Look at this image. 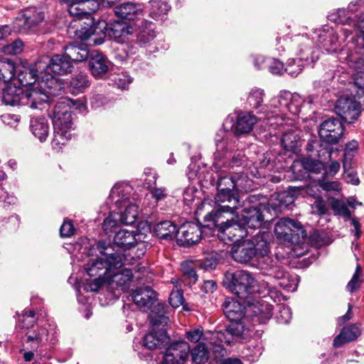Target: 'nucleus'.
<instances>
[{
    "label": "nucleus",
    "mask_w": 364,
    "mask_h": 364,
    "mask_svg": "<svg viewBox=\"0 0 364 364\" xmlns=\"http://www.w3.org/2000/svg\"><path fill=\"white\" fill-rule=\"evenodd\" d=\"M343 218L346 223H348L350 225H353L354 230H351L352 233L356 239H359L361 235V226L358 219L352 216L351 211L343 203Z\"/></svg>",
    "instance_id": "nucleus-49"
},
{
    "label": "nucleus",
    "mask_w": 364,
    "mask_h": 364,
    "mask_svg": "<svg viewBox=\"0 0 364 364\" xmlns=\"http://www.w3.org/2000/svg\"><path fill=\"white\" fill-rule=\"evenodd\" d=\"M336 127H341L340 119H329L324 121L320 126L319 135L321 137L332 136L331 133L334 132Z\"/></svg>",
    "instance_id": "nucleus-50"
},
{
    "label": "nucleus",
    "mask_w": 364,
    "mask_h": 364,
    "mask_svg": "<svg viewBox=\"0 0 364 364\" xmlns=\"http://www.w3.org/2000/svg\"><path fill=\"white\" fill-rule=\"evenodd\" d=\"M224 286L237 297L244 301L250 300L257 294H259L257 281L247 272L237 270L234 272H227L223 279Z\"/></svg>",
    "instance_id": "nucleus-7"
},
{
    "label": "nucleus",
    "mask_w": 364,
    "mask_h": 364,
    "mask_svg": "<svg viewBox=\"0 0 364 364\" xmlns=\"http://www.w3.org/2000/svg\"><path fill=\"white\" fill-rule=\"evenodd\" d=\"M157 312L152 311L150 315L152 331L144 338V346L149 349L161 348L169 341L164 327L169 319L164 314V306L158 304L156 306Z\"/></svg>",
    "instance_id": "nucleus-8"
},
{
    "label": "nucleus",
    "mask_w": 364,
    "mask_h": 364,
    "mask_svg": "<svg viewBox=\"0 0 364 364\" xmlns=\"http://www.w3.org/2000/svg\"><path fill=\"white\" fill-rule=\"evenodd\" d=\"M361 276V268L360 265H358L351 279L347 284L346 288L348 291L353 293L360 288L362 283Z\"/></svg>",
    "instance_id": "nucleus-56"
},
{
    "label": "nucleus",
    "mask_w": 364,
    "mask_h": 364,
    "mask_svg": "<svg viewBox=\"0 0 364 364\" xmlns=\"http://www.w3.org/2000/svg\"><path fill=\"white\" fill-rule=\"evenodd\" d=\"M114 10L117 16L127 20H134L143 14L142 6L132 2L122 3L115 6Z\"/></svg>",
    "instance_id": "nucleus-28"
},
{
    "label": "nucleus",
    "mask_w": 364,
    "mask_h": 364,
    "mask_svg": "<svg viewBox=\"0 0 364 364\" xmlns=\"http://www.w3.org/2000/svg\"><path fill=\"white\" fill-rule=\"evenodd\" d=\"M272 236L269 232H259L255 235L251 240H249L253 245V251L255 255L258 260L259 267L262 266L266 259V257H270L269 253V242Z\"/></svg>",
    "instance_id": "nucleus-20"
},
{
    "label": "nucleus",
    "mask_w": 364,
    "mask_h": 364,
    "mask_svg": "<svg viewBox=\"0 0 364 364\" xmlns=\"http://www.w3.org/2000/svg\"><path fill=\"white\" fill-rule=\"evenodd\" d=\"M358 150V143L356 140H352L345 145L343 157L346 164L351 161Z\"/></svg>",
    "instance_id": "nucleus-58"
},
{
    "label": "nucleus",
    "mask_w": 364,
    "mask_h": 364,
    "mask_svg": "<svg viewBox=\"0 0 364 364\" xmlns=\"http://www.w3.org/2000/svg\"><path fill=\"white\" fill-rule=\"evenodd\" d=\"M177 230L176 226L168 220L159 223L154 226V232L156 236L166 240L176 238Z\"/></svg>",
    "instance_id": "nucleus-40"
},
{
    "label": "nucleus",
    "mask_w": 364,
    "mask_h": 364,
    "mask_svg": "<svg viewBox=\"0 0 364 364\" xmlns=\"http://www.w3.org/2000/svg\"><path fill=\"white\" fill-rule=\"evenodd\" d=\"M264 95L265 93L263 90L255 87L249 93L247 103L250 107L257 109L261 107Z\"/></svg>",
    "instance_id": "nucleus-51"
},
{
    "label": "nucleus",
    "mask_w": 364,
    "mask_h": 364,
    "mask_svg": "<svg viewBox=\"0 0 364 364\" xmlns=\"http://www.w3.org/2000/svg\"><path fill=\"white\" fill-rule=\"evenodd\" d=\"M299 166H301L307 171L314 173H319L325 168L324 164L322 162L309 158L294 161L292 165L293 171H294Z\"/></svg>",
    "instance_id": "nucleus-45"
},
{
    "label": "nucleus",
    "mask_w": 364,
    "mask_h": 364,
    "mask_svg": "<svg viewBox=\"0 0 364 364\" xmlns=\"http://www.w3.org/2000/svg\"><path fill=\"white\" fill-rule=\"evenodd\" d=\"M361 328L357 323L343 326V344L355 341L361 335Z\"/></svg>",
    "instance_id": "nucleus-48"
},
{
    "label": "nucleus",
    "mask_w": 364,
    "mask_h": 364,
    "mask_svg": "<svg viewBox=\"0 0 364 364\" xmlns=\"http://www.w3.org/2000/svg\"><path fill=\"white\" fill-rule=\"evenodd\" d=\"M200 266H201V264L195 263L192 261L183 262L181 264L183 280L189 285L195 284L198 280L196 268Z\"/></svg>",
    "instance_id": "nucleus-42"
},
{
    "label": "nucleus",
    "mask_w": 364,
    "mask_h": 364,
    "mask_svg": "<svg viewBox=\"0 0 364 364\" xmlns=\"http://www.w3.org/2000/svg\"><path fill=\"white\" fill-rule=\"evenodd\" d=\"M16 73L18 80L23 86L31 87L41 80L42 76H45L44 79L46 78L45 70L38 68L37 61L33 65L26 63L21 67L18 66Z\"/></svg>",
    "instance_id": "nucleus-17"
},
{
    "label": "nucleus",
    "mask_w": 364,
    "mask_h": 364,
    "mask_svg": "<svg viewBox=\"0 0 364 364\" xmlns=\"http://www.w3.org/2000/svg\"><path fill=\"white\" fill-rule=\"evenodd\" d=\"M45 18L44 14L36 7L24 9L16 18V25L23 31H28L42 23Z\"/></svg>",
    "instance_id": "nucleus-19"
},
{
    "label": "nucleus",
    "mask_w": 364,
    "mask_h": 364,
    "mask_svg": "<svg viewBox=\"0 0 364 364\" xmlns=\"http://www.w3.org/2000/svg\"><path fill=\"white\" fill-rule=\"evenodd\" d=\"M266 67L270 73L274 75H280L284 70L283 63L276 59H267Z\"/></svg>",
    "instance_id": "nucleus-62"
},
{
    "label": "nucleus",
    "mask_w": 364,
    "mask_h": 364,
    "mask_svg": "<svg viewBox=\"0 0 364 364\" xmlns=\"http://www.w3.org/2000/svg\"><path fill=\"white\" fill-rule=\"evenodd\" d=\"M298 142V136L293 132H286L282 139V144L283 147L288 151H294Z\"/></svg>",
    "instance_id": "nucleus-55"
},
{
    "label": "nucleus",
    "mask_w": 364,
    "mask_h": 364,
    "mask_svg": "<svg viewBox=\"0 0 364 364\" xmlns=\"http://www.w3.org/2000/svg\"><path fill=\"white\" fill-rule=\"evenodd\" d=\"M140 271L141 268L135 269L134 274L130 269L112 267L111 272L106 277L107 290L112 292L114 296L119 297L122 292L129 289L133 278L139 279L135 274Z\"/></svg>",
    "instance_id": "nucleus-11"
},
{
    "label": "nucleus",
    "mask_w": 364,
    "mask_h": 364,
    "mask_svg": "<svg viewBox=\"0 0 364 364\" xmlns=\"http://www.w3.org/2000/svg\"><path fill=\"white\" fill-rule=\"evenodd\" d=\"M212 346L200 342L191 351L192 360L196 364H204L209 358V349Z\"/></svg>",
    "instance_id": "nucleus-46"
},
{
    "label": "nucleus",
    "mask_w": 364,
    "mask_h": 364,
    "mask_svg": "<svg viewBox=\"0 0 364 364\" xmlns=\"http://www.w3.org/2000/svg\"><path fill=\"white\" fill-rule=\"evenodd\" d=\"M238 181H235L232 176H225L218 179V193L215 198V207L205 215L207 220L218 221V215L222 213L233 214L235 210L240 206V201L233 191L239 186Z\"/></svg>",
    "instance_id": "nucleus-2"
},
{
    "label": "nucleus",
    "mask_w": 364,
    "mask_h": 364,
    "mask_svg": "<svg viewBox=\"0 0 364 364\" xmlns=\"http://www.w3.org/2000/svg\"><path fill=\"white\" fill-rule=\"evenodd\" d=\"M263 206L246 208L242 210L240 219L244 227L247 225L250 228H258L262 225L264 215L262 212Z\"/></svg>",
    "instance_id": "nucleus-24"
},
{
    "label": "nucleus",
    "mask_w": 364,
    "mask_h": 364,
    "mask_svg": "<svg viewBox=\"0 0 364 364\" xmlns=\"http://www.w3.org/2000/svg\"><path fill=\"white\" fill-rule=\"evenodd\" d=\"M65 55L72 64L73 62H82L88 58V50L84 46L70 44L65 48Z\"/></svg>",
    "instance_id": "nucleus-38"
},
{
    "label": "nucleus",
    "mask_w": 364,
    "mask_h": 364,
    "mask_svg": "<svg viewBox=\"0 0 364 364\" xmlns=\"http://www.w3.org/2000/svg\"><path fill=\"white\" fill-rule=\"evenodd\" d=\"M137 41L141 45L151 41L156 37L154 25L151 21L143 20L139 25Z\"/></svg>",
    "instance_id": "nucleus-39"
},
{
    "label": "nucleus",
    "mask_w": 364,
    "mask_h": 364,
    "mask_svg": "<svg viewBox=\"0 0 364 364\" xmlns=\"http://www.w3.org/2000/svg\"><path fill=\"white\" fill-rule=\"evenodd\" d=\"M23 42L21 39H16L11 43L1 46L0 52L6 55H18L23 51Z\"/></svg>",
    "instance_id": "nucleus-53"
},
{
    "label": "nucleus",
    "mask_w": 364,
    "mask_h": 364,
    "mask_svg": "<svg viewBox=\"0 0 364 364\" xmlns=\"http://www.w3.org/2000/svg\"><path fill=\"white\" fill-rule=\"evenodd\" d=\"M230 254L235 261L242 264L247 263L256 257L253 251L252 242H250L249 240L234 244L231 247Z\"/></svg>",
    "instance_id": "nucleus-22"
},
{
    "label": "nucleus",
    "mask_w": 364,
    "mask_h": 364,
    "mask_svg": "<svg viewBox=\"0 0 364 364\" xmlns=\"http://www.w3.org/2000/svg\"><path fill=\"white\" fill-rule=\"evenodd\" d=\"M265 259L259 267L264 274L273 277L279 281L289 274L278 264V260H274L272 257H266Z\"/></svg>",
    "instance_id": "nucleus-32"
},
{
    "label": "nucleus",
    "mask_w": 364,
    "mask_h": 364,
    "mask_svg": "<svg viewBox=\"0 0 364 364\" xmlns=\"http://www.w3.org/2000/svg\"><path fill=\"white\" fill-rule=\"evenodd\" d=\"M312 53L311 57H309V55H306V57L299 56L296 58L289 59L284 69L285 72L292 77L297 76L301 73L306 65L310 63H314L317 60L316 53L314 52Z\"/></svg>",
    "instance_id": "nucleus-27"
},
{
    "label": "nucleus",
    "mask_w": 364,
    "mask_h": 364,
    "mask_svg": "<svg viewBox=\"0 0 364 364\" xmlns=\"http://www.w3.org/2000/svg\"><path fill=\"white\" fill-rule=\"evenodd\" d=\"M18 66L9 58L0 60V81L9 82L16 75Z\"/></svg>",
    "instance_id": "nucleus-43"
},
{
    "label": "nucleus",
    "mask_w": 364,
    "mask_h": 364,
    "mask_svg": "<svg viewBox=\"0 0 364 364\" xmlns=\"http://www.w3.org/2000/svg\"><path fill=\"white\" fill-rule=\"evenodd\" d=\"M225 316L231 322L240 321L245 314L247 313V306H244L240 301L228 299L223 304Z\"/></svg>",
    "instance_id": "nucleus-26"
},
{
    "label": "nucleus",
    "mask_w": 364,
    "mask_h": 364,
    "mask_svg": "<svg viewBox=\"0 0 364 364\" xmlns=\"http://www.w3.org/2000/svg\"><path fill=\"white\" fill-rule=\"evenodd\" d=\"M68 102V105L70 107V110L74 108L80 112H84L87 109L85 101L83 99L71 100L70 98H65L59 102Z\"/></svg>",
    "instance_id": "nucleus-61"
},
{
    "label": "nucleus",
    "mask_w": 364,
    "mask_h": 364,
    "mask_svg": "<svg viewBox=\"0 0 364 364\" xmlns=\"http://www.w3.org/2000/svg\"><path fill=\"white\" fill-rule=\"evenodd\" d=\"M283 44L278 48L279 51L287 50L299 57H311L314 52L317 56V60L319 58L318 48L307 35H295L291 38H285L283 39Z\"/></svg>",
    "instance_id": "nucleus-12"
},
{
    "label": "nucleus",
    "mask_w": 364,
    "mask_h": 364,
    "mask_svg": "<svg viewBox=\"0 0 364 364\" xmlns=\"http://www.w3.org/2000/svg\"><path fill=\"white\" fill-rule=\"evenodd\" d=\"M361 38L363 41L361 56L346 59L355 71L353 81L345 83L343 90V122L348 124L356 120L364 109V31H362Z\"/></svg>",
    "instance_id": "nucleus-1"
},
{
    "label": "nucleus",
    "mask_w": 364,
    "mask_h": 364,
    "mask_svg": "<svg viewBox=\"0 0 364 364\" xmlns=\"http://www.w3.org/2000/svg\"><path fill=\"white\" fill-rule=\"evenodd\" d=\"M277 309V313L276 314L277 322L282 324L289 323L291 318L290 308L285 305H279Z\"/></svg>",
    "instance_id": "nucleus-57"
},
{
    "label": "nucleus",
    "mask_w": 364,
    "mask_h": 364,
    "mask_svg": "<svg viewBox=\"0 0 364 364\" xmlns=\"http://www.w3.org/2000/svg\"><path fill=\"white\" fill-rule=\"evenodd\" d=\"M274 233L279 240L292 244L302 242L306 236L300 223L287 218H280L276 223Z\"/></svg>",
    "instance_id": "nucleus-10"
},
{
    "label": "nucleus",
    "mask_w": 364,
    "mask_h": 364,
    "mask_svg": "<svg viewBox=\"0 0 364 364\" xmlns=\"http://www.w3.org/2000/svg\"><path fill=\"white\" fill-rule=\"evenodd\" d=\"M210 331H208L209 333ZM208 333V332L203 333V331L200 328H196L189 331L186 332L187 338L193 343H196L199 341L200 339L203 340L202 342H205V343H208L209 346H212L210 343V341H207L204 339L205 335Z\"/></svg>",
    "instance_id": "nucleus-60"
},
{
    "label": "nucleus",
    "mask_w": 364,
    "mask_h": 364,
    "mask_svg": "<svg viewBox=\"0 0 364 364\" xmlns=\"http://www.w3.org/2000/svg\"><path fill=\"white\" fill-rule=\"evenodd\" d=\"M202 230L199 225L186 223L177 230L176 240L179 245L189 246L198 242L201 239Z\"/></svg>",
    "instance_id": "nucleus-16"
},
{
    "label": "nucleus",
    "mask_w": 364,
    "mask_h": 364,
    "mask_svg": "<svg viewBox=\"0 0 364 364\" xmlns=\"http://www.w3.org/2000/svg\"><path fill=\"white\" fill-rule=\"evenodd\" d=\"M110 62L100 53H92L89 60V68L96 78H102L109 70Z\"/></svg>",
    "instance_id": "nucleus-25"
},
{
    "label": "nucleus",
    "mask_w": 364,
    "mask_h": 364,
    "mask_svg": "<svg viewBox=\"0 0 364 364\" xmlns=\"http://www.w3.org/2000/svg\"><path fill=\"white\" fill-rule=\"evenodd\" d=\"M90 85L88 76L80 73L71 79L69 90L73 95H78L85 92Z\"/></svg>",
    "instance_id": "nucleus-44"
},
{
    "label": "nucleus",
    "mask_w": 364,
    "mask_h": 364,
    "mask_svg": "<svg viewBox=\"0 0 364 364\" xmlns=\"http://www.w3.org/2000/svg\"><path fill=\"white\" fill-rule=\"evenodd\" d=\"M104 285L107 286V278L96 277L92 281L87 282L85 287L87 291H97Z\"/></svg>",
    "instance_id": "nucleus-59"
},
{
    "label": "nucleus",
    "mask_w": 364,
    "mask_h": 364,
    "mask_svg": "<svg viewBox=\"0 0 364 364\" xmlns=\"http://www.w3.org/2000/svg\"><path fill=\"white\" fill-rule=\"evenodd\" d=\"M223 213H222L218 215L217 222L207 220L205 218V221H211L215 226L218 228V237L220 240L225 243L230 241H237L247 235V231L240 219L237 220H227V221L223 222L220 225L218 224Z\"/></svg>",
    "instance_id": "nucleus-13"
},
{
    "label": "nucleus",
    "mask_w": 364,
    "mask_h": 364,
    "mask_svg": "<svg viewBox=\"0 0 364 364\" xmlns=\"http://www.w3.org/2000/svg\"><path fill=\"white\" fill-rule=\"evenodd\" d=\"M41 77L37 84L27 88L21 95V105L38 109L47 103L51 97L58 95L62 89V84L57 78L48 74Z\"/></svg>",
    "instance_id": "nucleus-3"
},
{
    "label": "nucleus",
    "mask_w": 364,
    "mask_h": 364,
    "mask_svg": "<svg viewBox=\"0 0 364 364\" xmlns=\"http://www.w3.org/2000/svg\"><path fill=\"white\" fill-rule=\"evenodd\" d=\"M149 3L151 4L150 16L156 20L160 19L169 10V6L164 1L151 0Z\"/></svg>",
    "instance_id": "nucleus-47"
},
{
    "label": "nucleus",
    "mask_w": 364,
    "mask_h": 364,
    "mask_svg": "<svg viewBox=\"0 0 364 364\" xmlns=\"http://www.w3.org/2000/svg\"><path fill=\"white\" fill-rule=\"evenodd\" d=\"M190 351V346L186 341H178L166 348L161 364H185Z\"/></svg>",
    "instance_id": "nucleus-15"
},
{
    "label": "nucleus",
    "mask_w": 364,
    "mask_h": 364,
    "mask_svg": "<svg viewBox=\"0 0 364 364\" xmlns=\"http://www.w3.org/2000/svg\"><path fill=\"white\" fill-rule=\"evenodd\" d=\"M23 91L14 85H7L2 92V102L6 105L16 106L21 105V95Z\"/></svg>",
    "instance_id": "nucleus-34"
},
{
    "label": "nucleus",
    "mask_w": 364,
    "mask_h": 364,
    "mask_svg": "<svg viewBox=\"0 0 364 364\" xmlns=\"http://www.w3.org/2000/svg\"><path fill=\"white\" fill-rule=\"evenodd\" d=\"M245 333L243 325L239 321L232 322L224 332H209L204 336V339L210 341V343L213 345V351L218 355L223 356L225 350L223 348V343L230 345L233 342L234 338H242Z\"/></svg>",
    "instance_id": "nucleus-9"
},
{
    "label": "nucleus",
    "mask_w": 364,
    "mask_h": 364,
    "mask_svg": "<svg viewBox=\"0 0 364 364\" xmlns=\"http://www.w3.org/2000/svg\"><path fill=\"white\" fill-rule=\"evenodd\" d=\"M299 278L296 274H287L281 281L279 284L283 289L289 291H294L298 286Z\"/></svg>",
    "instance_id": "nucleus-54"
},
{
    "label": "nucleus",
    "mask_w": 364,
    "mask_h": 364,
    "mask_svg": "<svg viewBox=\"0 0 364 364\" xmlns=\"http://www.w3.org/2000/svg\"><path fill=\"white\" fill-rule=\"evenodd\" d=\"M283 102L285 104L284 109H287V113L289 112L293 115H297L300 112L301 107L304 104V100L298 94L287 92L282 102Z\"/></svg>",
    "instance_id": "nucleus-41"
},
{
    "label": "nucleus",
    "mask_w": 364,
    "mask_h": 364,
    "mask_svg": "<svg viewBox=\"0 0 364 364\" xmlns=\"http://www.w3.org/2000/svg\"><path fill=\"white\" fill-rule=\"evenodd\" d=\"M257 122V117L251 113H240L237 116L235 132L237 134L249 133Z\"/></svg>",
    "instance_id": "nucleus-35"
},
{
    "label": "nucleus",
    "mask_w": 364,
    "mask_h": 364,
    "mask_svg": "<svg viewBox=\"0 0 364 364\" xmlns=\"http://www.w3.org/2000/svg\"><path fill=\"white\" fill-rule=\"evenodd\" d=\"M100 256L92 259L86 264L85 271L90 277H107L112 267H122V257L118 253H113V248L105 245L103 242H98L96 246Z\"/></svg>",
    "instance_id": "nucleus-5"
},
{
    "label": "nucleus",
    "mask_w": 364,
    "mask_h": 364,
    "mask_svg": "<svg viewBox=\"0 0 364 364\" xmlns=\"http://www.w3.org/2000/svg\"><path fill=\"white\" fill-rule=\"evenodd\" d=\"M136 235L135 230L121 229L116 232L114 237V243L122 249H129L137 242Z\"/></svg>",
    "instance_id": "nucleus-30"
},
{
    "label": "nucleus",
    "mask_w": 364,
    "mask_h": 364,
    "mask_svg": "<svg viewBox=\"0 0 364 364\" xmlns=\"http://www.w3.org/2000/svg\"><path fill=\"white\" fill-rule=\"evenodd\" d=\"M30 129L35 137L40 141H45L49 134V124L45 117L32 118Z\"/></svg>",
    "instance_id": "nucleus-33"
},
{
    "label": "nucleus",
    "mask_w": 364,
    "mask_h": 364,
    "mask_svg": "<svg viewBox=\"0 0 364 364\" xmlns=\"http://www.w3.org/2000/svg\"><path fill=\"white\" fill-rule=\"evenodd\" d=\"M132 191V188L128 183H116L111 190L110 199L115 203L116 206H121L129 203L128 200Z\"/></svg>",
    "instance_id": "nucleus-29"
},
{
    "label": "nucleus",
    "mask_w": 364,
    "mask_h": 364,
    "mask_svg": "<svg viewBox=\"0 0 364 364\" xmlns=\"http://www.w3.org/2000/svg\"><path fill=\"white\" fill-rule=\"evenodd\" d=\"M68 102H57L55 105L53 124V137L51 144L53 149H60L72 139L75 129L73 119Z\"/></svg>",
    "instance_id": "nucleus-4"
},
{
    "label": "nucleus",
    "mask_w": 364,
    "mask_h": 364,
    "mask_svg": "<svg viewBox=\"0 0 364 364\" xmlns=\"http://www.w3.org/2000/svg\"><path fill=\"white\" fill-rule=\"evenodd\" d=\"M343 167L345 169L344 173H343V180H344L347 183H351L353 185H358L359 184V178L357 176V173L353 170L348 171L346 170L347 164L343 163Z\"/></svg>",
    "instance_id": "nucleus-63"
},
{
    "label": "nucleus",
    "mask_w": 364,
    "mask_h": 364,
    "mask_svg": "<svg viewBox=\"0 0 364 364\" xmlns=\"http://www.w3.org/2000/svg\"><path fill=\"white\" fill-rule=\"evenodd\" d=\"M119 209V218L122 224H134L138 216V207L134 203H127L121 206H117Z\"/></svg>",
    "instance_id": "nucleus-36"
},
{
    "label": "nucleus",
    "mask_w": 364,
    "mask_h": 364,
    "mask_svg": "<svg viewBox=\"0 0 364 364\" xmlns=\"http://www.w3.org/2000/svg\"><path fill=\"white\" fill-rule=\"evenodd\" d=\"M247 311L251 316L257 317L260 323H266L272 316V306L264 300H258L256 295L247 300Z\"/></svg>",
    "instance_id": "nucleus-18"
},
{
    "label": "nucleus",
    "mask_w": 364,
    "mask_h": 364,
    "mask_svg": "<svg viewBox=\"0 0 364 364\" xmlns=\"http://www.w3.org/2000/svg\"><path fill=\"white\" fill-rule=\"evenodd\" d=\"M132 33V28L127 23L116 21L108 28V35L117 43H123Z\"/></svg>",
    "instance_id": "nucleus-31"
},
{
    "label": "nucleus",
    "mask_w": 364,
    "mask_h": 364,
    "mask_svg": "<svg viewBox=\"0 0 364 364\" xmlns=\"http://www.w3.org/2000/svg\"><path fill=\"white\" fill-rule=\"evenodd\" d=\"M37 66L41 70H44L46 75H51L50 72L63 75L71 72L72 64L70 60L64 55H55L50 58L48 55L41 57L37 60Z\"/></svg>",
    "instance_id": "nucleus-14"
},
{
    "label": "nucleus",
    "mask_w": 364,
    "mask_h": 364,
    "mask_svg": "<svg viewBox=\"0 0 364 364\" xmlns=\"http://www.w3.org/2000/svg\"><path fill=\"white\" fill-rule=\"evenodd\" d=\"M282 92L277 98H274L270 101L269 106L273 108L272 111V116L267 117L264 122L266 126L276 129L279 125H282L284 117L287 114V109H284L285 104L282 102L286 93Z\"/></svg>",
    "instance_id": "nucleus-21"
},
{
    "label": "nucleus",
    "mask_w": 364,
    "mask_h": 364,
    "mask_svg": "<svg viewBox=\"0 0 364 364\" xmlns=\"http://www.w3.org/2000/svg\"><path fill=\"white\" fill-rule=\"evenodd\" d=\"M34 311H29L23 314L19 320L21 328L27 329L23 338L25 348L37 350L47 344H54L56 341L54 333L50 334L46 328L34 325Z\"/></svg>",
    "instance_id": "nucleus-6"
},
{
    "label": "nucleus",
    "mask_w": 364,
    "mask_h": 364,
    "mask_svg": "<svg viewBox=\"0 0 364 364\" xmlns=\"http://www.w3.org/2000/svg\"><path fill=\"white\" fill-rule=\"evenodd\" d=\"M68 6V12L71 16H79L80 18H85L89 22L92 21L91 18L90 12L87 11V3L83 0L75 1L74 0H70L69 3H67ZM89 25L90 23H85Z\"/></svg>",
    "instance_id": "nucleus-37"
},
{
    "label": "nucleus",
    "mask_w": 364,
    "mask_h": 364,
    "mask_svg": "<svg viewBox=\"0 0 364 364\" xmlns=\"http://www.w3.org/2000/svg\"><path fill=\"white\" fill-rule=\"evenodd\" d=\"M184 301L183 292L179 290H173L169 296V303L173 308L179 307L183 304Z\"/></svg>",
    "instance_id": "nucleus-64"
},
{
    "label": "nucleus",
    "mask_w": 364,
    "mask_h": 364,
    "mask_svg": "<svg viewBox=\"0 0 364 364\" xmlns=\"http://www.w3.org/2000/svg\"><path fill=\"white\" fill-rule=\"evenodd\" d=\"M134 304L142 311L149 309L156 299V293L146 286L136 289L132 294Z\"/></svg>",
    "instance_id": "nucleus-23"
},
{
    "label": "nucleus",
    "mask_w": 364,
    "mask_h": 364,
    "mask_svg": "<svg viewBox=\"0 0 364 364\" xmlns=\"http://www.w3.org/2000/svg\"><path fill=\"white\" fill-rule=\"evenodd\" d=\"M122 224L120 221L119 213L112 212L106 218L102 224L104 231L108 234L115 231V229Z\"/></svg>",
    "instance_id": "nucleus-52"
}]
</instances>
